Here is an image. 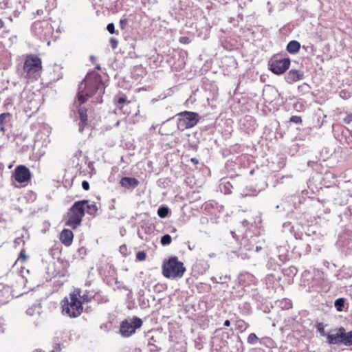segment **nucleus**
I'll return each instance as SVG.
<instances>
[{
	"instance_id": "nucleus-27",
	"label": "nucleus",
	"mask_w": 352,
	"mask_h": 352,
	"mask_svg": "<svg viewBox=\"0 0 352 352\" xmlns=\"http://www.w3.org/2000/svg\"><path fill=\"white\" fill-rule=\"evenodd\" d=\"M289 121L292 122L296 123V124H300L302 122V118L298 116H292L289 118Z\"/></svg>"
},
{
	"instance_id": "nucleus-6",
	"label": "nucleus",
	"mask_w": 352,
	"mask_h": 352,
	"mask_svg": "<svg viewBox=\"0 0 352 352\" xmlns=\"http://www.w3.org/2000/svg\"><path fill=\"white\" fill-rule=\"evenodd\" d=\"M178 129L182 130L194 127L199 121V116L197 113L185 111L178 113Z\"/></svg>"
},
{
	"instance_id": "nucleus-33",
	"label": "nucleus",
	"mask_w": 352,
	"mask_h": 352,
	"mask_svg": "<svg viewBox=\"0 0 352 352\" xmlns=\"http://www.w3.org/2000/svg\"><path fill=\"white\" fill-rule=\"evenodd\" d=\"M107 30L110 34H114L115 33V26L113 23H109L107 26Z\"/></svg>"
},
{
	"instance_id": "nucleus-15",
	"label": "nucleus",
	"mask_w": 352,
	"mask_h": 352,
	"mask_svg": "<svg viewBox=\"0 0 352 352\" xmlns=\"http://www.w3.org/2000/svg\"><path fill=\"white\" fill-rule=\"evenodd\" d=\"M86 212L91 217H96L98 214V208L95 203L90 202L87 200V203L85 204Z\"/></svg>"
},
{
	"instance_id": "nucleus-10",
	"label": "nucleus",
	"mask_w": 352,
	"mask_h": 352,
	"mask_svg": "<svg viewBox=\"0 0 352 352\" xmlns=\"http://www.w3.org/2000/svg\"><path fill=\"white\" fill-rule=\"evenodd\" d=\"M77 122L78 126V131L82 133L85 129L89 126L87 109L84 107H80L77 113Z\"/></svg>"
},
{
	"instance_id": "nucleus-24",
	"label": "nucleus",
	"mask_w": 352,
	"mask_h": 352,
	"mask_svg": "<svg viewBox=\"0 0 352 352\" xmlns=\"http://www.w3.org/2000/svg\"><path fill=\"white\" fill-rule=\"evenodd\" d=\"M172 238L169 234H165L161 238V243L163 245H168L170 244Z\"/></svg>"
},
{
	"instance_id": "nucleus-38",
	"label": "nucleus",
	"mask_w": 352,
	"mask_h": 352,
	"mask_svg": "<svg viewBox=\"0 0 352 352\" xmlns=\"http://www.w3.org/2000/svg\"><path fill=\"white\" fill-rule=\"evenodd\" d=\"M4 26H5L4 21L0 19V30L2 29L3 28H4Z\"/></svg>"
},
{
	"instance_id": "nucleus-18",
	"label": "nucleus",
	"mask_w": 352,
	"mask_h": 352,
	"mask_svg": "<svg viewBox=\"0 0 352 352\" xmlns=\"http://www.w3.org/2000/svg\"><path fill=\"white\" fill-rule=\"evenodd\" d=\"M300 48V44L296 41H290L287 45V50L290 54L297 53Z\"/></svg>"
},
{
	"instance_id": "nucleus-37",
	"label": "nucleus",
	"mask_w": 352,
	"mask_h": 352,
	"mask_svg": "<svg viewBox=\"0 0 352 352\" xmlns=\"http://www.w3.org/2000/svg\"><path fill=\"white\" fill-rule=\"evenodd\" d=\"M190 161L194 164H197L199 163V160L195 158V157H193V158H191L190 159Z\"/></svg>"
},
{
	"instance_id": "nucleus-11",
	"label": "nucleus",
	"mask_w": 352,
	"mask_h": 352,
	"mask_svg": "<svg viewBox=\"0 0 352 352\" xmlns=\"http://www.w3.org/2000/svg\"><path fill=\"white\" fill-rule=\"evenodd\" d=\"M347 337V332L345 331L344 327L338 329L336 333L327 334V338L328 342L330 344H336L339 343L346 345V338Z\"/></svg>"
},
{
	"instance_id": "nucleus-2",
	"label": "nucleus",
	"mask_w": 352,
	"mask_h": 352,
	"mask_svg": "<svg viewBox=\"0 0 352 352\" xmlns=\"http://www.w3.org/2000/svg\"><path fill=\"white\" fill-rule=\"evenodd\" d=\"M82 291L80 288L74 289L60 302L62 314L69 318H78L83 312V305L80 300Z\"/></svg>"
},
{
	"instance_id": "nucleus-39",
	"label": "nucleus",
	"mask_w": 352,
	"mask_h": 352,
	"mask_svg": "<svg viewBox=\"0 0 352 352\" xmlns=\"http://www.w3.org/2000/svg\"><path fill=\"white\" fill-rule=\"evenodd\" d=\"M224 325L226 327H229L230 325V321L229 320H226L224 322Z\"/></svg>"
},
{
	"instance_id": "nucleus-8",
	"label": "nucleus",
	"mask_w": 352,
	"mask_h": 352,
	"mask_svg": "<svg viewBox=\"0 0 352 352\" xmlns=\"http://www.w3.org/2000/svg\"><path fill=\"white\" fill-rule=\"evenodd\" d=\"M142 320L136 316L131 320H124L120 323V333L123 337H129L142 326Z\"/></svg>"
},
{
	"instance_id": "nucleus-14",
	"label": "nucleus",
	"mask_w": 352,
	"mask_h": 352,
	"mask_svg": "<svg viewBox=\"0 0 352 352\" xmlns=\"http://www.w3.org/2000/svg\"><path fill=\"white\" fill-rule=\"evenodd\" d=\"M302 77L303 74L296 69H291L287 74L288 80L290 83L296 82L302 79Z\"/></svg>"
},
{
	"instance_id": "nucleus-9",
	"label": "nucleus",
	"mask_w": 352,
	"mask_h": 352,
	"mask_svg": "<svg viewBox=\"0 0 352 352\" xmlns=\"http://www.w3.org/2000/svg\"><path fill=\"white\" fill-rule=\"evenodd\" d=\"M31 177L30 169L25 165H19L15 168L13 177L18 183L28 182L31 179Z\"/></svg>"
},
{
	"instance_id": "nucleus-16",
	"label": "nucleus",
	"mask_w": 352,
	"mask_h": 352,
	"mask_svg": "<svg viewBox=\"0 0 352 352\" xmlns=\"http://www.w3.org/2000/svg\"><path fill=\"white\" fill-rule=\"evenodd\" d=\"M12 118V114L6 112L0 114V131L5 133V124Z\"/></svg>"
},
{
	"instance_id": "nucleus-36",
	"label": "nucleus",
	"mask_w": 352,
	"mask_h": 352,
	"mask_svg": "<svg viewBox=\"0 0 352 352\" xmlns=\"http://www.w3.org/2000/svg\"><path fill=\"white\" fill-rule=\"evenodd\" d=\"M318 329L322 336H327L322 327H319Z\"/></svg>"
},
{
	"instance_id": "nucleus-28",
	"label": "nucleus",
	"mask_w": 352,
	"mask_h": 352,
	"mask_svg": "<svg viewBox=\"0 0 352 352\" xmlns=\"http://www.w3.org/2000/svg\"><path fill=\"white\" fill-rule=\"evenodd\" d=\"M28 259V256L25 254V250L24 249L21 250L19 256L18 257V261H21L22 262H25Z\"/></svg>"
},
{
	"instance_id": "nucleus-35",
	"label": "nucleus",
	"mask_w": 352,
	"mask_h": 352,
	"mask_svg": "<svg viewBox=\"0 0 352 352\" xmlns=\"http://www.w3.org/2000/svg\"><path fill=\"white\" fill-rule=\"evenodd\" d=\"M82 187L85 190H89V182L87 181H85V180L82 181Z\"/></svg>"
},
{
	"instance_id": "nucleus-12",
	"label": "nucleus",
	"mask_w": 352,
	"mask_h": 352,
	"mask_svg": "<svg viewBox=\"0 0 352 352\" xmlns=\"http://www.w3.org/2000/svg\"><path fill=\"white\" fill-rule=\"evenodd\" d=\"M74 234L73 232L67 228H64L60 233V241L66 247H69L72 244Z\"/></svg>"
},
{
	"instance_id": "nucleus-3",
	"label": "nucleus",
	"mask_w": 352,
	"mask_h": 352,
	"mask_svg": "<svg viewBox=\"0 0 352 352\" xmlns=\"http://www.w3.org/2000/svg\"><path fill=\"white\" fill-rule=\"evenodd\" d=\"M43 71L42 60L37 55L28 54L25 56L23 66L24 78L31 82L38 80Z\"/></svg>"
},
{
	"instance_id": "nucleus-13",
	"label": "nucleus",
	"mask_w": 352,
	"mask_h": 352,
	"mask_svg": "<svg viewBox=\"0 0 352 352\" xmlns=\"http://www.w3.org/2000/svg\"><path fill=\"white\" fill-rule=\"evenodd\" d=\"M140 182L135 177H124L120 180V184L124 188H135L138 186Z\"/></svg>"
},
{
	"instance_id": "nucleus-40",
	"label": "nucleus",
	"mask_w": 352,
	"mask_h": 352,
	"mask_svg": "<svg viewBox=\"0 0 352 352\" xmlns=\"http://www.w3.org/2000/svg\"><path fill=\"white\" fill-rule=\"evenodd\" d=\"M122 250H126V247L125 245L120 246V251L122 252Z\"/></svg>"
},
{
	"instance_id": "nucleus-43",
	"label": "nucleus",
	"mask_w": 352,
	"mask_h": 352,
	"mask_svg": "<svg viewBox=\"0 0 352 352\" xmlns=\"http://www.w3.org/2000/svg\"><path fill=\"white\" fill-rule=\"evenodd\" d=\"M265 339L267 340L269 342H272V340L271 338H266Z\"/></svg>"
},
{
	"instance_id": "nucleus-19",
	"label": "nucleus",
	"mask_w": 352,
	"mask_h": 352,
	"mask_svg": "<svg viewBox=\"0 0 352 352\" xmlns=\"http://www.w3.org/2000/svg\"><path fill=\"white\" fill-rule=\"evenodd\" d=\"M236 329L243 331L249 327V324L242 319L237 320L235 323Z\"/></svg>"
},
{
	"instance_id": "nucleus-1",
	"label": "nucleus",
	"mask_w": 352,
	"mask_h": 352,
	"mask_svg": "<svg viewBox=\"0 0 352 352\" xmlns=\"http://www.w3.org/2000/svg\"><path fill=\"white\" fill-rule=\"evenodd\" d=\"M97 92L99 95L104 93V84L101 76L96 72H91L87 74L83 81L80 84L77 94V100L79 105L84 104L89 98Z\"/></svg>"
},
{
	"instance_id": "nucleus-7",
	"label": "nucleus",
	"mask_w": 352,
	"mask_h": 352,
	"mask_svg": "<svg viewBox=\"0 0 352 352\" xmlns=\"http://www.w3.org/2000/svg\"><path fill=\"white\" fill-rule=\"evenodd\" d=\"M290 63L289 58H280L278 54H275L269 60V69L274 74L280 75L289 69Z\"/></svg>"
},
{
	"instance_id": "nucleus-34",
	"label": "nucleus",
	"mask_w": 352,
	"mask_h": 352,
	"mask_svg": "<svg viewBox=\"0 0 352 352\" xmlns=\"http://www.w3.org/2000/svg\"><path fill=\"white\" fill-rule=\"evenodd\" d=\"M126 24H127V19L126 18L120 19V26L122 30L125 29Z\"/></svg>"
},
{
	"instance_id": "nucleus-30",
	"label": "nucleus",
	"mask_w": 352,
	"mask_h": 352,
	"mask_svg": "<svg viewBox=\"0 0 352 352\" xmlns=\"http://www.w3.org/2000/svg\"><path fill=\"white\" fill-rule=\"evenodd\" d=\"M179 43L182 44H189L191 42V40L188 36H181L179 39Z\"/></svg>"
},
{
	"instance_id": "nucleus-44",
	"label": "nucleus",
	"mask_w": 352,
	"mask_h": 352,
	"mask_svg": "<svg viewBox=\"0 0 352 352\" xmlns=\"http://www.w3.org/2000/svg\"><path fill=\"white\" fill-rule=\"evenodd\" d=\"M56 349H59V350H60V345H59V344H58V346H56Z\"/></svg>"
},
{
	"instance_id": "nucleus-22",
	"label": "nucleus",
	"mask_w": 352,
	"mask_h": 352,
	"mask_svg": "<svg viewBox=\"0 0 352 352\" xmlns=\"http://www.w3.org/2000/svg\"><path fill=\"white\" fill-rule=\"evenodd\" d=\"M168 214V208L166 207H160L157 210V214L161 218H165Z\"/></svg>"
},
{
	"instance_id": "nucleus-25",
	"label": "nucleus",
	"mask_w": 352,
	"mask_h": 352,
	"mask_svg": "<svg viewBox=\"0 0 352 352\" xmlns=\"http://www.w3.org/2000/svg\"><path fill=\"white\" fill-rule=\"evenodd\" d=\"M258 341V338L254 333H250L248 337V342L254 344H256Z\"/></svg>"
},
{
	"instance_id": "nucleus-42",
	"label": "nucleus",
	"mask_w": 352,
	"mask_h": 352,
	"mask_svg": "<svg viewBox=\"0 0 352 352\" xmlns=\"http://www.w3.org/2000/svg\"><path fill=\"white\" fill-rule=\"evenodd\" d=\"M342 94H345L346 93H345L344 91H343L340 92V96H341L342 98H345V97L342 96Z\"/></svg>"
},
{
	"instance_id": "nucleus-29",
	"label": "nucleus",
	"mask_w": 352,
	"mask_h": 352,
	"mask_svg": "<svg viewBox=\"0 0 352 352\" xmlns=\"http://www.w3.org/2000/svg\"><path fill=\"white\" fill-rule=\"evenodd\" d=\"M346 338V346H352V331L347 332Z\"/></svg>"
},
{
	"instance_id": "nucleus-23",
	"label": "nucleus",
	"mask_w": 352,
	"mask_h": 352,
	"mask_svg": "<svg viewBox=\"0 0 352 352\" xmlns=\"http://www.w3.org/2000/svg\"><path fill=\"white\" fill-rule=\"evenodd\" d=\"M335 307H336L337 310L339 311H342V308L344 305V298H338L335 301Z\"/></svg>"
},
{
	"instance_id": "nucleus-5",
	"label": "nucleus",
	"mask_w": 352,
	"mask_h": 352,
	"mask_svg": "<svg viewBox=\"0 0 352 352\" xmlns=\"http://www.w3.org/2000/svg\"><path fill=\"white\" fill-rule=\"evenodd\" d=\"M87 199L77 201L68 210L65 225L76 229L82 222L85 212V204Z\"/></svg>"
},
{
	"instance_id": "nucleus-4",
	"label": "nucleus",
	"mask_w": 352,
	"mask_h": 352,
	"mask_svg": "<svg viewBox=\"0 0 352 352\" xmlns=\"http://www.w3.org/2000/svg\"><path fill=\"white\" fill-rule=\"evenodd\" d=\"M186 269L184 263L176 256L164 259L162 265V275L168 279H179L183 277Z\"/></svg>"
},
{
	"instance_id": "nucleus-21",
	"label": "nucleus",
	"mask_w": 352,
	"mask_h": 352,
	"mask_svg": "<svg viewBox=\"0 0 352 352\" xmlns=\"http://www.w3.org/2000/svg\"><path fill=\"white\" fill-rule=\"evenodd\" d=\"M95 298V296L89 294L88 292H86L83 294L82 295L80 294V300L82 302V305H83L84 303H87L91 302L93 299Z\"/></svg>"
},
{
	"instance_id": "nucleus-26",
	"label": "nucleus",
	"mask_w": 352,
	"mask_h": 352,
	"mask_svg": "<svg viewBox=\"0 0 352 352\" xmlns=\"http://www.w3.org/2000/svg\"><path fill=\"white\" fill-rule=\"evenodd\" d=\"M146 258V254L144 251H140L136 254V260L138 261H144Z\"/></svg>"
},
{
	"instance_id": "nucleus-31",
	"label": "nucleus",
	"mask_w": 352,
	"mask_h": 352,
	"mask_svg": "<svg viewBox=\"0 0 352 352\" xmlns=\"http://www.w3.org/2000/svg\"><path fill=\"white\" fill-rule=\"evenodd\" d=\"M110 45H111V47H112V49H116L118 47V41L116 38H111L110 39Z\"/></svg>"
},
{
	"instance_id": "nucleus-41",
	"label": "nucleus",
	"mask_w": 352,
	"mask_h": 352,
	"mask_svg": "<svg viewBox=\"0 0 352 352\" xmlns=\"http://www.w3.org/2000/svg\"><path fill=\"white\" fill-rule=\"evenodd\" d=\"M79 251H82L85 254L86 253V249H85L84 248H81Z\"/></svg>"
},
{
	"instance_id": "nucleus-20",
	"label": "nucleus",
	"mask_w": 352,
	"mask_h": 352,
	"mask_svg": "<svg viewBox=\"0 0 352 352\" xmlns=\"http://www.w3.org/2000/svg\"><path fill=\"white\" fill-rule=\"evenodd\" d=\"M115 102L116 104H121L123 103L129 104L130 102L127 100L126 95L123 93H119V94L115 97Z\"/></svg>"
},
{
	"instance_id": "nucleus-17",
	"label": "nucleus",
	"mask_w": 352,
	"mask_h": 352,
	"mask_svg": "<svg viewBox=\"0 0 352 352\" xmlns=\"http://www.w3.org/2000/svg\"><path fill=\"white\" fill-rule=\"evenodd\" d=\"M63 67L59 65H54L52 67V78L54 80H58L63 78V74L62 72Z\"/></svg>"
},
{
	"instance_id": "nucleus-32",
	"label": "nucleus",
	"mask_w": 352,
	"mask_h": 352,
	"mask_svg": "<svg viewBox=\"0 0 352 352\" xmlns=\"http://www.w3.org/2000/svg\"><path fill=\"white\" fill-rule=\"evenodd\" d=\"M344 122L346 124H349L352 122V112L347 114V116L343 120Z\"/></svg>"
}]
</instances>
